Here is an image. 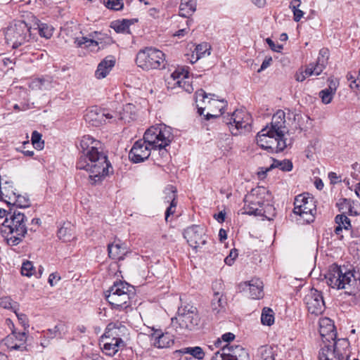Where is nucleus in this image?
<instances>
[{
	"label": "nucleus",
	"instance_id": "obj_1",
	"mask_svg": "<svg viewBox=\"0 0 360 360\" xmlns=\"http://www.w3.org/2000/svg\"><path fill=\"white\" fill-rule=\"evenodd\" d=\"M101 146L99 141L87 135L82 138L78 146L81 155L77 168L90 173L89 179L92 184L100 182L108 174L109 168H112L107 156L99 150Z\"/></svg>",
	"mask_w": 360,
	"mask_h": 360
},
{
	"label": "nucleus",
	"instance_id": "obj_2",
	"mask_svg": "<svg viewBox=\"0 0 360 360\" xmlns=\"http://www.w3.org/2000/svg\"><path fill=\"white\" fill-rule=\"evenodd\" d=\"M26 217L18 210L10 209L1 223V232L5 236L7 243L11 245H17L25 237L27 229Z\"/></svg>",
	"mask_w": 360,
	"mask_h": 360
},
{
	"label": "nucleus",
	"instance_id": "obj_3",
	"mask_svg": "<svg viewBox=\"0 0 360 360\" xmlns=\"http://www.w3.org/2000/svg\"><path fill=\"white\" fill-rule=\"evenodd\" d=\"M325 278L327 284L332 288L345 289L349 294L359 289L360 281L356 278L354 273L335 264L330 266Z\"/></svg>",
	"mask_w": 360,
	"mask_h": 360
},
{
	"label": "nucleus",
	"instance_id": "obj_4",
	"mask_svg": "<svg viewBox=\"0 0 360 360\" xmlns=\"http://www.w3.org/2000/svg\"><path fill=\"white\" fill-rule=\"evenodd\" d=\"M135 290L126 282L115 283L105 292V298L112 308L124 310L131 307Z\"/></svg>",
	"mask_w": 360,
	"mask_h": 360
},
{
	"label": "nucleus",
	"instance_id": "obj_5",
	"mask_svg": "<svg viewBox=\"0 0 360 360\" xmlns=\"http://www.w3.org/2000/svg\"><path fill=\"white\" fill-rule=\"evenodd\" d=\"M145 140L153 150H160L161 155L167 153L165 148L170 145L174 139L172 129L164 124L150 127L144 134Z\"/></svg>",
	"mask_w": 360,
	"mask_h": 360
},
{
	"label": "nucleus",
	"instance_id": "obj_6",
	"mask_svg": "<svg viewBox=\"0 0 360 360\" xmlns=\"http://www.w3.org/2000/svg\"><path fill=\"white\" fill-rule=\"evenodd\" d=\"M32 27L22 20L16 21L5 32V39L8 44L16 49L32 39Z\"/></svg>",
	"mask_w": 360,
	"mask_h": 360
},
{
	"label": "nucleus",
	"instance_id": "obj_7",
	"mask_svg": "<svg viewBox=\"0 0 360 360\" xmlns=\"http://www.w3.org/2000/svg\"><path fill=\"white\" fill-rule=\"evenodd\" d=\"M165 60L164 53L152 47L140 50L136 58L137 65L145 70L165 68Z\"/></svg>",
	"mask_w": 360,
	"mask_h": 360
},
{
	"label": "nucleus",
	"instance_id": "obj_8",
	"mask_svg": "<svg viewBox=\"0 0 360 360\" xmlns=\"http://www.w3.org/2000/svg\"><path fill=\"white\" fill-rule=\"evenodd\" d=\"M349 342L347 339H339L333 345H325L319 352V360H349ZM352 360H359L354 358Z\"/></svg>",
	"mask_w": 360,
	"mask_h": 360
},
{
	"label": "nucleus",
	"instance_id": "obj_9",
	"mask_svg": "<svg viewBox=\"0 0 360 360\" xmlns=\"http://www.w3.org/2000/svg\"><path fill=\"white\" fill-rule=\"evenodd\" d=\"M251 116L245 110H237L231 115L224 117V122L229 126L233 136L248 131L250 129Z\"/></svg>",
	"mask_w": 360,
	"mask_h": 360
},
{
	"label": "nucleus",
	"instance_id": "obj_10",
	"mask_svg": "<svg viewBox=\"0 0 360 360\" xmlns=\"http://www.w3.org/2000/svg\"><path fill=\"white\" fill-rule=\"evenodd\" d=\"M200 318L196 307L191 305L179 307L176 316L172 319L173 326L176 324L181 329L191 330L198 325Z\"/></svg>",
	"mask_w": 360,
	"mask_h": 360
},
{
	"label": "nucleus",
	"instance_id": "obj_11",
	"mask_svg": "<svg viewBox=\"0 0 360 360\" xmlns=\"http://www.w3.org/2000/svg\"><path fill=\"white\" fill-rule=\"evenodd\" d=\"M293 212L300 215L304 221L310 223L314 221L316 212L315 201L308 193L297 195L294 202Z\"/></svg>",
	"mask_w": 360,
	"mask_h": 360
},
{
	"label": "nucleus",
	"instance_id": "obj_12",
	"mask_svg": "<svg viewBox=\"0 0 360 360\" xmlns=\"http://www.w3.org/2000/svg\"><path fill=\"white\" fill-rule=\"evenodd\" d=\"M167 82L169 87L172 89L179 87L189 94L193 91L191 82L189 81V72L186 67H178L176 68Z\"/></svg>",
	"mask_w": 360,
	"mask_h": 360
},
{
	"label": "nucleus",
	"instance_id": "obj_13",
	"mask_svg": "<svg viewBox=\"0 0 360 360\" xmlns=\"http://www.w3.org/2000/svg\"><path fill=\"white\" fill-rule=\"evenodd\" d=\"M184 237L194 249L205 245L207 241L204 228L198 225H192L184 229Z\"/></svg>",
	"mask_w": 360,
	"mask_h": 360
},
{
	"label": "nucleus",
	"instance_id": "obj_14",
	"mask_svg": "<svg viewBox=\"0 0 360 360\" xmlns=\"http://www.w3.org/2000/svg\"><path fill=\"white\" fill-rule=\"evenodd\" d=\"M151 146L145 139L136 141L129 153V160L134 163L142 162L147 160L151 153Z\"/></svg>",
	"mask_w": 360,
	"mask_h": 360
},
{
	"label": "nucleus",
	"instance_id": "obj_15",
	"mask_svg": "<svg viewBox=\"0 0 360 360\" xmlns=\"http://www.w3.org/2000/svg\"><path fill=\"white\" fill-rule=\"evenodd\" d=\"M304 302L311 314H320L325 309V302L322 294L319 290L311 288L305 295Z\"/></svg>",
	"mask_w": 360,
	"mask_h": 360
},
{
	"label": "nucleus",
	"instance_id": "obj_16",
	"mask_svg": "<svg viewBox=\"0 0 360 360\" xmlns=\"http://www.w3.org/2000/svg\"><path fill=\"white\" fill-rule=\"evenodd\" d=\"M116 115V113H112L105 109L95 106L87 110L84 115V119L86 122L91 125L97 127L105 123L106 120H110L115 117Z\"/></svg>",
	"mask_w": 360,
	"mask_h": 360
},
{
	"label": "nucleus",
	"instance_id": "obj_17",
	"mask_svg": "<svg viewBox=\"0 0 360 360\" xmlns=\"http://www.w3.org/2000/svg\"><path fill=\"white\" fill-rule=\"evenodd\" d=\"M329 51L323 48L319 51V56L316 63H309L306 69L305 74L308 76H318L323 71L328 64Z\"/></svg>",
	"mask_w": 360,
	"mask_h": 360
},
{
	"label": "nucleus",
	"instance_id": "obj_18",
	"mask_svg": "<svg viewBox=\"0 0 360 360\" xmlns=\"http://www.w3.org/2000/svg\"><path fill=\"white\" fill-rule=\"evenodd\" d=\"M128 335V330L125 326L122 323L117 321L115 323H110L108 325L104 335L102 336V341L104 339L113 340H124L123 338H126Z\"/></svg>",
	"mask_w": 360,
	"mask_h": 360
},
{
	"label": "nucleus",
	"instance_id": "obj_19",
	"mask_svg": "<svg viewBox=\"0 0 360 360\" xmlns=\"http://www.w3.org/2000/svg\"><path fill=\"white\" fill-rule=\"evenodd\" d=\"M285 117V114L284 111L281 110H278L273 115L271 126L269 127V130H270L271 133L277 135L278 137H284L285 133L288 132Z\"/></svg>",
	"mask_w": 360,
	"mask_h": 360
},
{
	"label": "nucleus",
	"instance_id": "obj_20",
	"mask_svg": "<svg viewBox=\"0 0 360 360\" xmlns=\"http://www.w3.org/2000/svg\"><path fill=\"white\" fill-rule=\"evenodd\" d=\"M271 200V195L264 187H257L245 195V201L255 202L262 207L266 202Z\"/></svg>",
	"mask_w": 360,
	"mask_h": 360
},
{
	"label": "nucleus",
	"instance_id": "obj_21",
	"mask_svg": "<svg viewBox=\"0 0 360 360\" xmlns=\"http://www.w3.org/2000/svg\"><path fill=\"white\" fill-rule=\"evenodd\" d=\"M27 340V334L25 332L16 333L13 331L5 339V345L11 349H25V343Z\"/></svg>",
	"mask_w": 360,
	"mask_h": 360
},
{
	"label": "nucleus",
	"instance_id": "obj_22",
	"mask_svg": "<svg viewBox=\"0 0 360 360\" xmlns=\"http://www.w3.org/2000/svg\"><path fill=\"white\" fill-rule=\"evenodd\" d=\"M153 345L158 348L169 347L174 344V336L169 333L155 330L151 335Z\"/></svg>",
	"mask_w": 360,
	"mask_h": 360
},
{
	"label": "nucleus",
	"instance_id": "obj_23",
	"mask_svg": "<svg viewBox=\"0 0 360 360\" xmlns=\"http://www.w3.org/2000/svg\"><path fill=\"white\" fill-rule=\"evenodd\" d=\"M115 65V58L112 56H108L102 60L98 65L95 71V77L98 79H103L111 71Z\"/></svg>",
	"mask_w": 360,
	"mask_h": 360
},
{
	"label": "nucleus",
	"instance_id": "obj_24",
	"mask_svg": "<svg viewBox=\"0 0 360 360\" xmlns=\"http://www.w3.org/2000/svg\"><path fill=\"white\" fill-rule=\"evenodd\" d=\"M108 250L110 258L118 260L124 259V256L128 252L127 246L120 240L109 244Z\"/></svg>",
	"mask_w": 360,
	"mask_h": 360
},
{
	"label": "nucleus",
	"instance_id": "obj_25",
	"mask_svg": "<svg viewBox=\"0 0 360 360\" xmlns=\"http://www.w3.org/2000/svg\"><path fill=\"white\" fill-rule=\"evenodd\" d=\"M113 340L105 339L106 341H103V345L102 346V350L104 354L108 356H114L120 349L125 347L126 344L124 340Z\"/></svg>",
	"mask_w": 360,
	"mask_h": 360
},
{
	"label": "nucleus",
	"instance_id": "obj_26",
	"mask_svg": "<svg viewBox=\"0 0 360 360\" xmlns=\"http://www.w3.org/2000/svg\"><path fill=\"white\" fill-rule=\"evenodd\" d=\"M320 335L326 338V340H334L336 336L335 326L330 319H323L320 321Z\"/></svg>",
	"mask_w": 360,
	"mask_h": 360
},
{
	"label": "nucleus",
	"instance_id": "obj_27",
	"mask_svg": "<svg viewBox=\"0 0 360 360\" xmlns=\"http://www.w3.org/2000/svg\"><path fill=\"white\" fill-rule=\"evenodd\" d=\"M53 86V79L49 76L36 78L30 84V87L32 90L47 91L51 89Z\"/></svg>",
	"mask_w": 360,
	"mask_h": 360
},
{
	"label": "nucleus",
	"instance_id": "obj_28",
	"mask_svg": "<svg viewBox=\"0 0 360 360\" xmlns=\"http://www.w3.org/2000/svg\"><path fill=\"white\" fill-rule=\"evenodd\" d=\"M16 193L13 184L9 181L1 182L0 184V200H3L8 205L15 198Z\"/></svg>",
	"mask_w": 360,
	"mask_h": 360
},
{
	"label": "nucleus",
	"instance_id": "obj_29",
	"mask_svg": "<svg viewBox=\"0 0 360 360\" xmlns=\"http://www.w3.org/2000/svg\"><path fill=\"white\" fill-rule=\"evenodd\" d=\"M249 288L250 296L252 299H260L263 297V283L259 278H252L245 283Z\"/></svg>",
	"mask_w": 360,
	"mask_h": 360
},
{
	"label": "nucleus",
	"instance_id": "obj_30",
	"mask_svg": "<svg viewBox=\"0 0 360 360\" xmlns=\"http://www.w3.org/2000/svg\"><path fill=\"white\" fill-rule=\"evenodd\" d=\"M112 113H115L114 112ZM117 114L116 117L123 120L125 122H130L136 118V106L131 103H127L122 108V112Z\"/></svg>",
	"mask_w": 360,
	"mask_h": 360
},
{
	"label": "nucleus",
	"instance_id": "obj_31",
	"mask_svg": "<svg viewBox=\"0 0 360 360\" xmlns=\"http://www.w3.org/2000/svg\"><path fill=\"white\" fill-rule=\"evenodd\" d=\"M166 191H168V196L166 197L167 201H171L169 206L167 208L165 212V220L168 221L169 217L174 214L176 211L177 205L176 190L172 186H170L166 188Z\"/></svg>",
	"mask_w": 360,
	"mask_h": 360
},
{
	"label": "nucleus",
	"instance_id": "obj_32",
	"mask_svg": "<svg viewBox=\"0 0 360 360\" xmlns=\"http://www.w3.org/2000/svg\"><path fill=\"white\" fill-rule=\"evenodd\" d=\"M287 147L286 141L283 136L278 137L277 135L269 139L265 150L271 153H278L283 151Z\"/></svg>",
	"mask_w": 360,
	"mask_h": 360
},
{
	"label": "nucleus",
	"instance_id": "obj_33",
	"mask_svg": "<svg viewBox=\"0 0 360 360\" xmlns=\"http://www.w3.org/2000/svg\"><path fill=\"white\" fill-rule=\"evenodd\" d=\"M136 19H123L111 22L110 27L117 33L131 34L129 27L136 22Z\"/></svg>",
	"mask_w": 360,
	"mask_h": 360
},
{
	"label": "nucleus",
	"instance_id": "obj_34",
	"mask_svg": "<svg viewBox=\"0 0 360 360\" xmlns=\"http://www.w3.org/2000/svg\"><path fill=\"white\" fill-rule=\"evenodd\" d=\"M74 226L69 221L64 222L58 231V236L63 242H69L74 237Z\"/></svg>",
	"mask_w": 360,
	"mask_h": 360
},
{
	"label": "nucleus",
	"instance_id": "obj_35",
	"mask_svg": "<svg viewBox=\"0 0 360 360\" xmlns=\"http://www.w3.org/2000/svg\"><path fill=\"white\" fill-rule=\"evenodd\" d=\"M196 9V3L193 0H181L179 6V15L189 18Z\"/></svg>",
	"mask_w": 360,
	"mask_h": 360
},
{
	"label": "nucleus",
	"instance_id": "obj_36",
	"mask_svg": "<svg viewBox=\"0 0 360 360\" xmlns=\"http://www.w3.org/2000/svg\"><path fill=\"white\" fill-rule=\"evenodd\" d=\"M274 135L275 134L271 133V131L269 130V126H266L265 128L262 129L257 135L256 141L257 145L262 148L265 149L266 146L268 145L269 139H271Z\"/></svg>",
	"mask_w": 360,
	"mask_h": 360
},
{
	"label": "nucleus",
	"instance_id": "obj_37",
	"mask_svg": "<svg viewBox=\"0 0 360 360\" xmlns=\"http://www.w3.org/2000/svg\"><path fill=\"white\" fill-rule=\"evenodd\" d=\"M211 96H215L214 94H207L204 90L200 89L195 92V103L198 108V112L199 115H202L203 112L206 108V106L203 107L200 105V103H207V101L210 100Z\"/></svg>",
	"mask_w": 360,
	"mask_h": 360
},
{
	"label": "nucleus",
	"instance_id": "obj_38",
	"mask_svg": "<svg viewBox=\"0 0 360 360\" xmlns=\"http://www.w3.org/2000/svg\"><path fill=\"white\" fill-rule=\"evenodd\" d=\"M75 43L78 46H84L86 48L89 49L91 51H98L101 49V47L98 46V42L96 41L95 38L91 37H82L80 39H76Z\"/></svg>",
	"mask_w": 360,
	"mask_h": 360
},
{
	"label": "nucleus",
	"instance_id": "obj_39",
	"mask_svg": "<svg viewBox=\"0 0 360 360\" xmlns=\"http://www.w3.org/2000/svg\"><path fill=\"white\" fill-rule=\"evenodd\" d=\"M89 37L96 39V41L98 42V45L101 47V49H103L106 46L110 45L113 43L112 37H110L108 34L94 32L91 33Z\"/></svg>",
	"mask_w": 360,
	"mask_h": 360
},
{
	"label": "nucleus",
	"instance_id": "obj_40",
	"mask_svg": "<svg viewBox=\"0 0 360 360\" xmlns=\"http://www.w3.org/2000/svg\"><path fill=\"white\" fill-rule=\"evenodd\" d=\"M179 353L183 354H190L191 357L193 358V360L198 359L201 360L205 356V352L203 349L200 347H186L183 348L179 351ZM185 356V355H183Z\"/></svg>",
	"mask_w": 360,
	"mask_h": 360
},
{
	"label": "nucleus",
	"instance_id": "obj_41",
	"mask_svg": "<svg viewBox=\"0 0 360 360\" xmlns=\"http://www.w3.org/2000/svg\"><path fill=\"white\" fill-rule=\"evenodd\" d=\"M257 216L263 217L264 219L271 221L273 220L276 216V209L271 204V201L266 202L257 212Z\"/></svg>",
	"mask_w": 360,
	"mask_h": 360
},
{
	"label": "nucleus",
	"instance_id": "obj_42",
	"mask_svg": "<svg viewBox=\"0 0 360 360\" xmlns=\"http://www.w3.org/2000/svg\"><path fill=\"white\" fill-rule=\"evenodd\" d=\"M257 356V360H275L273 348L268 345L258 348Z\"/></svg>",
	"mask_w": 360,
	"mask_h": 360
},
{
	"label": "nucleus",
	"instance_id": "obj_43",
	"mask_svg": "<svg viewBox=\"0 0 360 360\" xmlns=\"http://www.w3.org/2000/svg\"><path fill=\"white\" fill-rule=\"evenodd\" d=\"M67 331V326L63 323H59L56 325L53 328L49 329L46 335L50 338H62L66 334Z\"/></svg>",
	"mask_w": 360,
	"mask_h": 360
},
{
	"label": "nucleus",
	"instance_id": "obj_44",
	"mask_svg": "<svg viewBox=\"0 0 360 360\" xmlns=\"http://www.w3.org/2000/svg\"><path fill=\"white\" fill-rule=\"evenodd\" d=\"M35 25H37V27L33 28V30H38V32L41 37L46 39H50L52 37L53 27L51 25L40 22H36Z\"/></svg>",
	"mask_w": 360,
	"mask_h": 360
},
{
	"label": "nucleus",
	"instance_id": "obj_45",
	"mask_svg": "<svg viewBox=\"0 0 360 360\" xmlns=\"http://www.w3.org/2000/svg\"><path fill=\"white\" fill-rule=\"evenodd\" d=\"M262 207H261L259 204L255 202H248L245 201V198H244V206L240 210V213L242 214H250V215H255L257 216V212L260 211V209H262Z\"/></svg>",
	"mask_w": 360,
	"mask_h": 360
},
{
	"label": "nucleus",
	"instance_id": "obj_46",
	"mask_svg": "<svg viewBox=\"0 0 360 360\" xmlns=\"http://www.w3.org/2000/svg\"><path fill=\"white\" fill-rule=\"evenodd\" d=\"M301 4L300 0H292L290 4V8L293 13V19L295 22H299L304 15V12L300 9Z\"/></svg>",
	"mask_w": 360,
	"mask_h": 360
},
{
	"label": "nucleus",
	"instance_id": "obj_47",
	"mask_svg": "<svg viewBox=\"0 0 360 360\" xmlns=\"http://www.w3.org/2000/svg\"><path fill=\"white\" fill-rule=\"evenodd\" d=\"M226 302L219 292H215L212 300V309L216 313H219L225 307Z\"/></svg>",
	"mask_w": 360,
	"mask_h": 360
},
{
	"label": "nucleus",
	"instance_id": "obj_48",
	"mask_svg": "<svg viewBox=\"0 0 360 360\" xmlns=\"http://www.w3.org/2000/svg\"><path fill=\"white\" fill-rule=\"evenodd\" d=\"M272 167H278L282 171L290 172L292 169V163L289 160H284L283 161L276 160L270 168L267 169L266 172H262V175H264L265 173Z\"/></svg>",
	"mask_w": 360,
	"mask_h": 360
},
{
	"label": "nucleus",
	"instance_id": "obj_49",
	"mask_svg": "<svg viewBox=\"0 0 360 360\" xmlns=\"http://www.w3.org/2000/svg\"><path fill=\"white\" fill-rule=\"evenodd\" d=\"M335 93V89H333L331 86H328L323 90H321L319 95L321 98V101L324 104H328L332 101L333 96Z\"/></svg>",
	"mask_w": 360,
	"mask_h": 360
},
{
	"label": "nucleus",
	"instance_id": "obj_50",
	"mask_svg": "<svg viewBox=\"0 0 360 360\" xmlns=\"http://www.w3.org/2000/svg\"><path fill=\"white\" fill-rule=\"evenodd\" d=\"M261 321L262 324L271 326L274 322V311L270 308H264L261 315Z\"/></svg>",
	"mask_w": 360,
	"mask_h": 360
},
{
	"label": "nucleus",
	"instance_id": "obj_51",
	"mask_svg": "<svg viewBox=\"0 0 360 360\" xmlns=\"http://www.w3.org/2000/svg\"><path fill=\"white\" fill-rule=\"evenodd\" d=\"M0 306L4 309H11L15 313L18 309V304L7 296L0 298Z\"/></svg>",
	"mask_w": 360,
	"mask_h": 360
},
{
	"label": "nucleus",
	"instance_id": "obj_52",
	"mask_svg": "<svg viewBox=\"0 0 360 360\" xmlns=\"http://www.w3.org/2000/svg\"><path fill=\"white\" fill-rule=\"evenodd\" d=\"M210 46L207 43H202L196 46L195 52L197 60L210 54Z\"/></svg>",
	"mask_w": 360,
	"mask_h": 360
},
{
	"label": "nucleus",
	"instance_id": "obj_53",
	"mask_svg": "<svg viewBox=\"0 0 360 360\" xmlns=\"http://www.w3.org/2000/svg\"><path fill=\"white\" fill-rule=\"evenodd\" d=\"M9 205L22 208L29 207L30 202L27 197L16 194L15 198L12 200Z\"/></svg>",
	"mask_w": 360,
	"mask_h": 360
},
{
	"label": "nucleus",
	"instance_id": "obj_54",
	"mask_svg": "<svg viewBox=\"0 0 360 360\" xmlns=\"http://www.w3.org/2000/svg\"><path fill=\"white\" fill-rule=\"evenodd\" d=\"M214 96H211L210 100L207 101V103L212 108H217L220 114H222L223 110L226 105V102L224 100H217L214 98Z\"/></svg>",
	"mask_w": 360,
	"mask_h": 360
},
{
	"label": "nucleus",
	"instance_id": "obj_55",
	"mask_svg": "<svg viewBox=\"0 0 360 360\" xmlns=\"http://www.w3.org/2000/svg\"><path fill=\"white\" fill-rule=\"evenodd\" d=\"M103 4L109 9L120 11L124 6L122 0H103Z\"/></svg>",
	"mask_w": 360,
	"mask_h": 360
},
{
	"label": "nucleus",
	"instance_id": "obj_56",
	"mask_svg": "<svg viewBox=\"0 0 360 360\" xmlns=\"http://www.w3.org/2000/svg\"><path fill=\"white\" fill-rule=\"evenodd\" d=\"M32 143L33 146L38 150L44 148V143L41 141V134L37 131H34L32 134Z\"/></svg>",
	"mask_w": 360,
	"mask_h": 360
},
{
	"label": "nucleus",
	"instance_id": "obj_57",
	"mask_svg": "<svg viewBox=\"0 0 360 360\" xmlns=\"http://www.w3.org/2000/svg\"><path fill=\"white\" fill-rule=\"evenodd\" d=\"M347 79L350 82L349 86L352 89H356L360 91V78L356 77L355 75L352 72H348Z\"/></svg>",
	"mask_w": 360,
	"mask_h": 360
},
{
	"label": "nucleus",
	"instance_id": "obj_58",
	"mask_svg": "<svg viewBox=\"0 0 360 360\" xmlns=\"http://www.w3.org/2000/svg\"><path fill=\"white\" fill-rule=\"evenodd\" d=\"M335 223L342 225V228L348 230L351 227L350 220L345 214H338L335 217Z\"/></svg>",
	"mask_w": 360,
	"mask_h": 360
},
{
	"label": "nucleus",
	"instance_id": "obj_59",
	"mask_svg": "<svg viewBox=\"0 0 360 360\" xmlns=\"http://www.w3.org/2000/svg\"><path fill=\"white\" fill-rule=\"evenodd\" d=\"M21 274L23 276H31L34 274V266L31 262L27 261L22 264Z\"/></svg>",
	"mask_w": 360,
	"mask_h": 360
},
{
	"label": "nucleus",
	"instance_id": "obj_60",
	"mask_svg": "<svg viewBox=\"0 0 360 360\" xmlns=\"http://www.w3.org/2000/svg\"><path fill=\"white\" fill-rule=\"evenodd\" d=\"M238 256L237 250L234 249L231 250L229 255L224 259V262L229 266H231L233 263V261Z\"/></svg>",
	"mask_w": 360,
	"mask_h": 360
},
{
	"label": "nucleus",
	"instance_id": "obj_61",
	"mask_svg": "<svg viewBox=\"0 0 360 360\" xmlns=\"http://www.w3.org/2000/svg\"><path fill=\"white\" fill-rule=\"evenodd\" d=\"M266 43L269 46V47L274 51L280 52L281 49H283V46L281 44H276L274 41H272L270 38H267L266 39Z\"/></svg>",
	"mask_w": 360,
	"mask_h": 360
},
{
	"label": "nucleus",
	"instance_id": "obj_62",
	"mask_svg": "<svg viewBox=\"0 0 360 360\" xmlns=\"http://www.w3.org/2000/svg\"><path fill=\"white\" fill-rule=\"evenodd\" d=\"M328 178L330 181V184H335L341 181V176H338L335 172H331L328 174Z\"/></svg>",
	"mask_w": 360,
	"mask_h": 360
},
{
	"label": "nucleus",
	"instance_id": "obj_63",
	"mask_svg": "<svg viewBox=\"0 0 360 360\" xmlns=\"http://www.w3.org/2000/svg\"><path fill=\"white\" fill-rule=\"evenodd\" d=\"M271 61L272 58L271 57L266 58L262 62V65L260 68L257 70V72H261L262 71L267 68L271 65Z\"/></svg>",
	"mask_w": 360,
	"mask_h": 360
},
{
	"label": "nucleus",
	"instance_id": "obj_64",
	"mask_svg": "<svg viewBox=\"0 0 360 360\" xmlns=\"http://www.w3.org/2000/svg\"><path fill=\"white\" fill-rule=\"evenodd\" d=\"M214 219L219 223H222L225 220V212H219L214 215Z\"/></svg>",
	"mask_w": 360,
	"mask_h": 360
}]
</instances>
